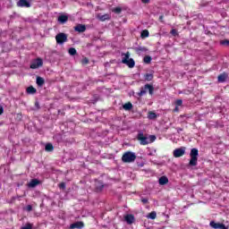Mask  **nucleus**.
<instances>
[{"label": "nucleus", "mask_w": 229, "mask_h": 229, "mask_svg": "<svg viewBox=\"0 0 229 229\" xmlns=\"http://www.w3.org/2000/svg\"><path fill=\"white\" fill-rule=\"evenodd\" d=\"M113 12H114V13H121V8L120 7H116L113 10Z\"/></svg>", "instance_id": "nucleus-35"}, {"label": "nucleus", "mask_w": 229, "mask_h": 229, "mask_svg": "<svg viewBox=\"0 0 229 229\" xmlns=\"http://www.w3.org/2000/svg\"><path fill=\"white\" fill-rule=\"evenodd\" d=\"M147 229H149V228H147Z\"/></svg>", "instance_id": "nucleus-45"}, {"label": "nucleus", "mask_w": 229, "mask_h": 229, "mask_svg": "<svg viewBox=\"0 0 229 229\" xmlns=\"http://www.w3.org/2000/svg\"><path fill=\"white\" fill-rule=\"evenodd\" d=\"M68 53H69V55H71V56H74L77 53L76 48H74V47L69 48Z\"/></svg>", "instance_id": "nucleus-28"}, {"label": "nucleus", "mask_w": 229, "mask_h": 229, "mask_svg": "<svg viewBox=\"0 0 229 229\" xmlns=\"http://www.w3.org/2000/svg\"><path fill=\"white\" fill-rule=\"evenodd\" d=\"M36 83H37V85H38V87H42V85H44V83H45L44 78L38 77Z\"/></svg>", "instance_id": "nucleus-22"}, {"label": "nucleus", "mask_w": 229, "mask_h": 229, "mask_svg": "<svg viewBox=\"0 0 229 229\" xmlns=\"http://www.w3.org/2000/svg\"><path fill=\"white\" fill-rule=\"evenodd\" d=\"M173 155L174 158H180V157H183V155H185V147L175 148L173 152Z\"/></svg>", "instance_id": "nucleus-7"}, {"label": "nucleus", "mask_w": 229, "mask_h": 229, "mask_svg": "<svg viewBox=\"0 0 229 229\" xmlns=\"http://www.w3.org/2000/svg\"><path fill=\"white\" fill-rule=\"evenodd\" d=\"M56 43L59 44V46H62L67 42V34L64 32H60L55 36Z\"/></svg>", "instance_id": "nucleus-6"}, {"label": "nucleus", "mask_w": 229, "mask_h": 229, "mask_svg": "<svg viewBox=\"0 0 229 229\" xmlns=\"http://www.w3.org/2000/svg\"><path fill=\"white\" fill-rule=\"evenodd\" d=\"M142 3H149V0H141Z\"/></svg>", "instance_id": "nucleus-41"}, {"label": "nucleus", "mask_w": 229, "mask_h": 229, "mask_svg": "<svg viewBox=\"0 0 229 229\" xmlns=\"http://www.w3.org/2000/svg\"><path fill=\"white\" fill-rule=\"evenodd\" d=\"M124 219L128 225H131L135 221V216L133 215H127Z\"/></svg>", "instance_id": "nucleus-17"}, {"label": "nucleus", "mask_w": 229, "mask_h": 229, "mask_svg": "<svg viewBox=\"0 0 229 229\" xmlns=\"http://www.w3.org/2000/svg\"><path fill=\"white\" fill-rule=\"evenodd\" d=\"M4 112V109L1 107V114H3Z\"/></svg>", "instance_id": "nucleus-43"}, {"label": "nucleus", "mask_w": 229, "mask_h": 229, "mask_svg": "<svg viewBox=\"0 0 229 229\" xmlns=\"http://www.w3.org/2000/svg\"><path fill=\"white\" fill-rule=\"evenodd\" d=\"M17 6H19V8H31V2L28 0H19Z\"/></svg>", "instance_id": "nucleus-8"}, {"label": "nucleus", "mask_w": 229, "mask_h": 229, "mask_svg": "<svg viewBox=\"0 0 229 229\" xmlns=\"http://www.w3.org/2000/svg\"><path fill=\"white\" fill-rule=\"evenodd\" d=\"M141 201L144 203V205H146V203H148V199H142Z\"/></svg>", "instance_id": "nucleus-39"}, {"label": "nucleus", "mask_w": 229, "mask_h": 229, "mask_svg": "<svg viewBox=\"0 0 229 229\" xmlns=\"http://www.w3.org/2000/svg\"><path fill=\"white\" fill-rule=\"evenodd\" d=\"M157 117H158V115L156 114L155 112H153V111L148 112V119H149L150 121H153V119H157Z\"/></svg>", "instance_id": "nucleus-20"}, {"label": "nucleus", "mask_w": 229, "mask_h": 229, "mask_svg": "<svg viewBox=\"0 0 229 229\" xmlns=\"http://www.w3.org/2000/svg\"><path fill=\"white\" fill-rule=\"evenodd\" d=\"M209 225L211 226V228L214 229H228V227L225 225V224L216 223L215 221H211L209 223Z\"/></svg>", "instance_id": "nucleus-11"}, {"label": "nucleus", "mask_w": 229, "mask_h": 229, "mask_svg": "<svg viewBox=\"0 0 229 229\" xmlns=\"http://www.w3.org/2000/svg\"><path fill=\"white\" fill-rule=\"evenodd\" d=\"M148 94L150 96H153V92L155 90V88L150 85V84H146L144 87H142L140 90V92H138V96L140 98H142V96H146V93L148 92Z\"/></svg>", "instance_id": "nucleus-5"}, {"label": "nucleus", "mask_w": 229, "mask_h": 229, "mask_svg": "<svg viewBox=\"0 0 229 229\" xmlns=\"http://www.w3.org/2000/svg\"><path fill=\"white\" fill-rule=\"evenodd\" d=\"M179 106H176L175 108L174 109V112H179V108H178Z\"/></svg>", "instance_id": "nucleus-40"}, {"label": "nucleus", "mask_w": 229, "mask_h": 229, "mask_svg": "<svg viewBox=\"0 0 229 229\" xmlns=\"http://www.w3.org/2000/svg\"><path fill=\"white\" fill-rule=\"evenodd\" d=\"M175 105H176V106H182V105H183V100H182V99L176 100Z\"/></svg>", "instance_id": "nucleus-32"}, {"label": "nucleus", "mask_w": 229, "mask_h": 229, "mask_svg": "<svg viewBox=\"0 0 229 229\" xmlns=\"http://www.w3.org/2000/svg\"><path fill=\"white\" fill-rule=\"evenodd\" d=\"M21 229H33V224L27 223Z\"/></svg>", "instance_id": "nucleus-30"}, {"label": "nucleus", "mask_w": 229, "mask_h": 229, "mask_svg": "<svg viewBox=\"0 0 229 229\" xmlns=\"http://www.w3.org/2000/svg\"><path fill=\"white\" fill-rule=\"evenodd\" d=\"M171 33H172V35H177V31L174 29L171 30Z\"/></svg>", "instance_id": "nucleus-38"}, {"label": "nucleus", "mask_w": 229, "mask_h": 229, "mask_svg": "<svg viewBox=\"0 0 229 229\" xmlns=\"http://www.w3.org/2000/svg\"><path fill=\"white\" fill-rule=\"evenodd\" d=\"M53 149H55V147H53V144H51V143H47L45 146V151L51 152V151H53Z\"/></svg>", "instance_id": "nucleus-23"}, {"label": "nucleus", "mask_w": 229, "mask_h": 229, "mask_svg": "<svg viewBox=\"0 0 229 229\" xmlns=\"http://www.w3.org/2000/svg\"><path fill=\"white\" fill-rule=\"evenodd\" d=\"M37 185H40V181L38 179H32L29 183L28 187L30 189H34V187H37Z\"/></svg>", "instance_id": "nucleus-13"}, {"label": "nucleus", "mask_w": 229, "mask_h": 229, "mask_svg": "<svg viewBox=\"0 0 229 229\" xmlns=\"http://www.w3.org/2000/svg\"><path fill=\"white\" fill-rule=\"evenodd\" d=\"M137 160V155H135V152L127 151L125 152L122 157V162L123 164H131Z\"/></svg>", "instance_id": "nucleus-2"}, {"label": "nucleus", "mask_w": 229, "mask_h": 229, "mask_svg": "<svg viewBox=\"0 0 229 229\" xmlns=\"http://www.w3.org/2000/svg\"><path fill=\"white\" fill-rule=\"evenodd\" d=\"M159 185H167L169 179L166 176H161L158 180Z\"/></svg>", "instance_id": "nucleus-18"}, {"label": "nucleus", "mask_w": 229, "mask_h": 229, "mask_svg": "<svg viewBox=\"0 0 229 229\" xmlns=\"http://www.w3.org/2000/svg\"><path fill=\"white\" fill-rule=\"evenodd\" d=\"M137 140L140 141L141 146H148V144H151L157 140V136L155 135H144L142 131H139L137 135Z\"/></svg>", "instance_id": "nucleus-1"}, {"label": "nucleus", "mask_w": 229, "mask_h": 229, "mask_svg": "<svg viewBox=\"0 0 229 229\" xmlns=\"http://www.w3.org/2000/svg\"><path fill=\"white\" fill-rule=\"evenodd\" d=\"M59 188L62 189L63 191H64V189H65V182H61L59 184Z\"/></svg>", "instance_id": "nucleus-36"}, {"label": "nucleus", "mask_w": 229, "mask_h": 229, "mask_svg": "<svg viewBox=\"0 0 229 229\" xmlns=\"http://www.w3.org/2000/svg\"><path fill=\"white\" fill-rule=\"evenodd\" d=\"M57 21L61 24H65V22H67V21H69V16H67L65 14L59 15Z\"/></svg>", "instance_id": "nucleus-14"}, {"label": "nucleus", "mask_w": 229, "mask_h": 229, "mask_svg": "<svg viewBox=\"0 0 229 229\" xmlns=\"http://www.w3.org/2000/svg\"><path fill=\"white\" fill-rule=\"evenodd\" d=\"M155 153H157V150H154V152H150L148 154L149 157H155Z\"/></svg>", "instance_id": "nucleus-37"}, {"label": "nucleus", "mask_w": 229, "mask_h": 229, "mask_svg": "<svg viewBox=\"0 0 229 229\" xmlns=\"http://www.w3.org/2000/svg\"><path fill=\"white\" fill-rule=\"evenodd\" d=\"M0 115H1V106H0Z\"/></svg>", "instance_id": "nucleus-44"}, {"label": "nucleus", "mask_w": 229, "mask_h": 229, "mask_svg": "<svg viewBox=\"0 0 229 229\" xmlns=\"http://www.w3.org/2000/svg\"><path fill=\"white\" fill-rule=\"evenodd\" d=\"M149 37V31L148 30H144L141 31V38H147Z\"/></svg>", "instance_id": "nucleus-26"}, {"label": "nucleus", "mask_w": 229, "mask_h": 229, "mask_svg": "<svg viewBox=\"0 0 229 229\" xmlns=\"http://www.w3.org/2000/svg\"><path fill=\"white\" fill-rule=\"evenodd\" d=\"M227 78H228V74H226L225 72L221 73L220 75H218V82L225 83V81H226Z\"/></svg>", "instance_id": "nucleus-16"}, {"label": "nucleus", "mask_w": 229, "mask_h": 229, "mask_svg": "<svg viewBox=\"0 0 229 229\" xmlns=\"http://www.w3.org/2000/svg\"><path fill=\"white\" fill-rule=\"evenodd\" d=\"M110 19V16L108 14H104L102 16H99L100 21H108Z\"/></svg>", "instance_id": "nucleus-31"}, {"label": "nucleus", "mask_w": 229, "mask_h": 229, "mask_svg": "<svg viewBox=\"0 0 229 229\" xmlns=\"http://www.w3.org/2000/svg\"><path fill=\"white\" fill-rule=\"evenodd\" d=\"M25 210H27V212H31V210H33V207L31 205H28L26 208H25Z\"/></svg>", "instance_id": "nucleus-34"}, {"label": "nucleus", "mask_w": 229, "mask_h": 229, "mask_svg": "<svg viewBox=\"0 0 229 229\" xmlns=\"http://www.w3.org/2000/svg\"><path fill=\"white\" fill-rule=\"evenodd\" d=\"M135 51L137 55H142L143 53H146L148 51V48L144 47H138L135 48Z\"/></svg>", "instance_id": "nucleus-19"}, {"label": "nucleus", "mask_w": 229, "mask_h": 229, "mask_svg": "<svg viewBox=\"0 0 229 229\" xmlns=\"http://www.w3.org/2000/svg\"><path fill=\"white\" fill-rule=\"evenodd\" d=\"M209 225L211 226V228L214 229H228V227L225 225V224L216 223L215 221H211L209 223Z\"/></svg>", "instance_id": "nucleus-10"}, {"label": "nucleus", "mask_w": 229, "mask_h": 229, "mask_svg": "<svg viewBox=\"0 0 229 229\" xmlns=\"http://www.w3.org/2000/svg\"><path fill=\"white\" fill-rule=\"evenodd\" d=\"M123 110H131L133 108V105L131 102H128L123 106Z\"/></svg>", "instance_id": "nucleus-21"}, {"label": "nucleus", "mask_w": 229, "mask_h": 229, "mask_svg": "<svg viewBox=\"0 0 229 229\" xmlns=\"http://www.w3.org/2000/svg\"><path fill=\"white\" fill-rule=\"evenodd\" d=\"M147 217L148 219H157V212L155 211H152L151 213H149Z\"/></svg>", "instance_id": "nucleus-27"}, {"label": "nucleus", "mask_w": 229, "mask_h": 229, "mask_svg": "<svg viewBox=\"0 0 229 229\" xmlns=\"http://www.w3.org/2000/svg\"><path fill=\"white\" fill-rule=\"evenodd\" d=\"M74 31H77L78 33H85V31H87V26L83 24H78L74 27Z\"/></svg>", "instance_id": "nucleus-12"}, {"label": "nucleus", "mask_w": 229, "mask_h": 229, "mask_svg": "<svg viewBox=\"0 0 229 229\" xmlns=\"http://www.w3.org/2000/svg\"><path fill=\"white\" fill-rule=\"evenodd\" d=\"M151 60H152V58H151V56H149V55H146V56L143 58L144 64H151Z\"/></svg>", "instance_id": "nucleus-29"}, {"label": "nucleus", "mask_w": 229, "mask_h": 229, "mask_svg": "<svg viewBox=\"0 0 229 229\" xmlns=\"http://www.w3.org/2000/svg\"><path fill=\"white\" fill-rule=\"evenodd\" d=\"M191 159H190V165L196 166L198 165V157L199 156V151L198 148H191Z\"/></svg>", "instance_id": "nucleus-4"}, {"label": "nucleus", "mask_w": 229, "mask_h": 229, "mask_svg": "<svg viewBox=\"0 0 229 229\" xmlns=\"http://www.w3.org/2000/svg\"><path fill=\"white\" fill-rule=\"evenodd\" d=\"M122 56H123L122 64H124L130 69H133V67H135V60H133V58H130V52L122 54Z\"/></svg>", "instance_id": "nucleus-3"}, {"label": "nucleus", "mask_w": 229, "mask_h": 229, "mask_svg": "<svg viewBox=\"0 0 229 229\" xmlns=\"http://www.w3.org/2000/svg\"><path fill=\"white\" fill-rule=\"evenodd\" d=\"M164 19V16L163 15H161V16H159V20H163Z\"/></svg>", "instance_id": "nucleus-42"}, {"label": "nucleus", "mask_w": 229, "mask_h": 229, "mask_svg": "<svg viewBox=\"0 0 229 229\" xmlns=\"http://www.w3.org/2000/svg\"><path fill=\"white\" fill-rule=\"evenodd\" d=\"M221 46H229V40L225 39L220 41Z\"/></svg>", "instance_id": "nucleus-33"}, {"label": "nucleus", "mask_w": 229, "mask_h": 229, "mask_svg": "<svg viewBox=\"0 0 229 229\" xmlns=\"http://www.w3.org/2000/svg\"><path fill=\"white\" fill-rule=\"evenodd\" d=\"M83 226H85L83 222H75L70 225V228L71 229H74V228L81 229V228H83Z\"/></svg>", "instance_id": "nucleus-15"}, {"label": "nucleus", "mask_w": 229, "mask_h": 229, "mask_svg": "<svg viewBox=\"0 0 229 229\" xmlns=\"http://www.w3.org/2000/svg\"><path fill=\"white\" fill-rule=\"evenodd\" d=\"M145 81H151L153 80V73H146L144 75Z\"/></svg>", "instance_id": "nucleus-24"}, {"label": "nucleus", "mask_w": 229, "mask_h": 229, "mask_svg": "<svg viewBox=\"0 0 229 229\" xmlns=\"http://www.w3.org/2000/svg\"><path fill=\"white\" fill-rule=\"evenodd\" d=\"M42 65H44V62L42 59L38 58L30 64V69H38V67H42Z\"/></svg>", "instance_id": "nucleus-9"}, {"label": "nucleus", "mask_w": 229, "mask_h": 229, "mask_svg": "<svg viewBox=\"0 0 229 229\" xmlns=\"http://www.w3.org/2000/svg\"><path fill=\"white\" fill-rule=\"evenodd\" d=\"M35 92H37V89H35L33 86L27 88V94H35Z\"/></svg>", "instance_id": "nucleus-25"}]
</instances>
